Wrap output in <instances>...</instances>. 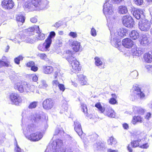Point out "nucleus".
<instances>
[{"label": "nucleus", "instance_id": "obj_15", "mask_svg": "<svg viewBox=\"0 0 152 152\" xmlns=\"http://www.w3.org/2000/svg\"><path fill=\"white\" fill-rule=\"evenodd\" d=\"M143 11L140 9H135L134 10L133 15L137 19L142 18L143 17Z\"/></svg>", "mask_w": 152, "mask_h": 152}, {"label": "nucleus", "instance_id": "obj_14", "mask_svg": "<svg viewBox=\"0 0 152 152\" xmlns=\"http://www.w3.org/2000/svg\"><path fill=\"white\" fill-rule=\"evenodd\" d=\"M72 41V40H71L70 42L72 49L74 51L77 52L82 51V48L80 45V43L76 41Z\"/></svg>", "mask_w": 152, "mask_h": 152}, {"label": "nucleus", "instance_id": "obj_42", "mask_svg": "<svg viewBox=\"0 0 152 152\" xmlns=\"http://www.w3.org/2000/svg\"><path fill=\"white\" fill-rule=\"evenodd\" d=\"M94 59L95 64L96 66H101L102 64L103 63L99 58L96 57Z\"/></svg>", "mask_w": 152, "mask_h": 152}, {"label": "nucleus", "instance_id": "obj_13", "mask_svg": "<svg viewBox=\"0 0 152 152\" xmlns=\"http://www.w3.org/2000/svg\"><path fill=\"white\" fill-rule=\"evenodd\" d=\"M1 5L5 9H11L14 6V3L12 0H3L2 1Z\"/></svg>", "mask_w": 152, "mask_h": 152}, {"label": "nucleus", "instance_id": "obj_37", "mask_svg": "<svg viewBox=\"0 0 152 152\" xmlns=\"http://www.w3.org/2000/svg\"><path fill=\"white\" fill-rule=\"evenodd\" d=\"M117 142L113 137H111L108 140V144L110 145H115L116 143Z\"/></svg>", "mask_w": 152, "mask_h": 152}, {"label": "nucleus", "instance_id": "obj_9", "mask_svg": "<svg viewBox=\"0 0 152 152\" xmlns=\"http://www.w3.org/2000/svg\"><path fill=\"white\" fill-rule=\"evenodd\" d=\"M150 22L147 20L142 21V23L139 24V28L142 31H146L149 30L151 28Z\"/></svg>", "mask_w": 152, "mask_h": 152}, {"label": "nucleus", "instance_id": "obj_10", "mask_svg": "<svg viewBox=\"0 0 152 152\" xmlns=\"http://www.w3.org/2000/svg\"><path fill=\"white\" fill-rule=\"evenodd\" d=\"M10 99L12 104L16 105H18L22 102L21 97L15 93H13L10 95Z\"/></svg>", "mask_w": 152, "mask_h": 152}, {"label": "nucleus", "instance_id": "obj_56", "mask_svg": "<svg viewBox=\"0 0 152 152\" xmlns=\"http://www.w3.org/2000/svg\"><path fill=\"white\" fill-rule=\"evenodd\" d=\"M0 65L1 66L8 67L9 66V64L7 62L1 60L0 61Z\"/></svg>", "mask_w": 152, "mask_h": 152}, {"label": "nucleus", "instance_id": "obj_44", "mask_svg": "<svg viewBox=\"0 0 152 152\" xmlns=\"http://www.w3.org/2000/svg\"><path fill=\"white\" fill-rule=\"evenodd\" d=\"M38 49L39 50L42 51H46L48 50V49L46 48L44 43L39 44L38 47Z\"/></svg>", "mask_w": 152, "mask_h": 152}, {"label": "nucleus", "instance_id": "obj_39", "mask_svg": "<svg viewBox=\"0 0 152 152\" xmlns=\"http://www.w3.org/2000/svg\"><path fill=\"white\" fill-rule=\"evenodd\" d=\"M48 86V85L46 83V80H42L41 81V84L39 85L40 88H46Z\"/></svg>", "mask_w": 152, "mask_h": 152}, {"label": "nucleus", "instance_id": "obj_7", "mask_svg": "<svg viewBox=\"0 0 152 152\" xmlns=\"http://www.w3.org/2000/svg\"><path fill=\"white\" fill-rule=\"evenodd\" d=\"M26 137L29 140L33 141H37L40 140L42 137V134L37 132L35 133H32L30 135H25Z\"/></svg>", "mask_w": 152, "mask_h": 152}, {"label": "nucleus", "instance_id": "obj_28", "mask_svg": "<svg viewBox=\"0 0 152 152\" xmlns=\"http://www.w3.org/2000/svg\"><path fill=\"white\" fill-rule=\"evenodd\" d=\"M126 33L123 29H120L114 34V36L120 39L121 37H123L125 35Z\"/></svg>", "mask_w": 152, "mask_h": 152}, {"label": "nucleus", "instance_id": "obj_59", "mask_svg": "<svg viewBox=\"0 0 152 152\" xmlns=\"http://www.w3.org/2000/svg\"><path fill=\"white\" fill-rule=\"evenodd\" d=\"M69 35L72 37L73 38H75L77 37V34L76 32H71L69 34Z\"/></svg>", "mask_w": 152, "mask_h": 152}, {"label": "nucleus", "instance_id": "obj_51", "mask_svg": "<svg viewBox=\"0 0 152 152\" xmlns=\"http://www.w3.org/2000/svg\"><path fill=\"white\" fill-rule=\"evenodd\" d=\"M38 55L41 59L46 61H48L47 56L44 53H40Z\"/></svg>", "mask_w": 152, "mask_h": 152}, {"label": "nucleus", "instance_id": "obj_41", "mask_svg": "<svg viewBox=\"0 0 152 152\" xmlns=\"http://www.w3.org/2000/svg\"><path fill=\"white\" fill-rule=\"evenodd\" d=\"M69 146L75 149H76L78 147L76 142L74 139L70 141V145Z\"/></svg>", "mask_w": 152, "mask_h": 152}, {"label": "nucleus", "instance_id": "obj_55", "mask_svg": "<svg viewBox=\"0 0 152 152\" xmlns=\"http://www.w3.org/2000/svg\"><path fill=\"white\" fill-rule=\"evenodd\" d=\"M138 72L137 71L135 70L131 73V75L133 78H136L138 75Z\"/></svg>", "mask_w": 152, "mask_h": 152}, {"label": "nucleus", "instance_id": "obj_18", "mask_svg": "<svg viewBox=\"0 0 152 152\" xmlns=\"http://www.w3.org/2000/svg\"><path fill=\"white\" fill-rule=\"evenodd\" d=\"M122 43L123 45L127 48H131L133 45V41L129 38H125L123 39Z\"/></svg>", "mask_w": 152, "mask_h": 152}, {"label": "nucleus", "instance_id": "obj_4", "mask_svg": "<svg viewBox=\"0 0 152 152\" xmlns=\"http://www.w3.org/2000/svg\"><path fill=\"white\" fill-rule=\"evenodd\" d=\"M133 93L130 98L132 100L140 98L143 99L145 97L144 94L141 91L140 88L137 85L134 86L132 88Z\"/></svg>", "mask_w": 152, "mask_h": 152}, {"label": "nucleus", "instance_id": "obj_12", "mask_svg": "<svg viewBox=\"0 0 152 152\" xmlns=\"http://www.w3.org/2000/svg\"><path fill=\"white\" fill-rule=\"evenodd\" d=\"M24 9L27 11H32L35 9L34 4L30 0L25 2L23 6Z\"/></svg>", "mask_w": 152, "mask_h": 152}, {"label": "nucleus", "instance_id": "obj_45", "mask_svg": "<svg viewBox=\"0 0 152 152\" xmlns=\"http://www.w3.org/2000/svg\"><path fill=\"white\" fill-rule=\"evenodd\" d=\"M95 106L97 107L101 113H103L104 111V108L102 107L100 103H97L96 104Z\"/></svg>", "mask_w": 152, "mask_h": 152}, {"label": "nucleus", "instance_id": "obj_50", "mask_svg": "<svg viewBox=\"0 0 152 152\" xmlns=\"http://www.w3.org/2000/svg\"><path fill=\"white\" fill-rule=\"evenodd\" d=\"M81 107L82 111L85 114L87 113V109L86 104H81Z\"/></svg>", "mask_w": 152, "mask_h": 152}, {"label": "nucleus", "instance_id": "obj_48", "mask_svg": "<svg viewBox=\"0 0 152 152\" xmlns=\"http://www.w3.org/2000/svg\"><path fill=\"white\" fill-rule=\"evenodd\" d=\"M23 57L22 56H19L14 59L15 62L17 64H20V60L23 59Z\"/></svg>", "mask_w": 152, "mask_h": 152}, {"label": "nucleus", "instance_id": "obj_46", "mask_svg": "<svg viewBox=\"0 0 152 152\" xmlns=\"http://www.w3.org/2000/svg\"><path fill=\"white\" fill-rule=\"evenodd\" d=\"M41 31V32L40 33H37L38 34V37H37V39H36L37 41H38V40H43L45 39V34H44L41 33L42 31L40 30Z\"/></svg>", "mask_w": 152, "mask_h": 152}, {"label": "nucleus", "instance_id": "obj_60", "mask_svg": "<svg viewBox=\"0 0 152 152\" xmlns=\"http://www.w3.org/2000/svg\"><path fill=\"white\" fill-rule=\"evenodd\" d=\"M91 35L94 37H95L96 35V30L94 28H91Z\"/></svg>", "mask_w": 152, "mask_h": 152}, {"label": "nucleus", "instance_id": "obj_40", "mask_svg": "<svg viewBox=\"0 0 152 152\" xmlns=\"http://www.w3.org/2000/svg\"><path fill=\"white\" fill-rule=\"evenodd\" d=\"M27 133H28L34 132L35 131V129L33 124L28 125L26 128Z\"/></svg>", "mask_w": 152, "mask_h": 152}, {"label": "nucleus", "instance_id": "obj_58", "mask_svg": "<svg viewBox=\"0 0 152 152\" xmlns=\"http://www.w3.org/2000/svg\"><path fill=\"white\" fill-rule=\"evenodd\" d=\"M16 147L15 148V151L16 152H23V151L21 149L18 145L17 142L16 143Z\"/></svg>", "mask_w": 152, "mask_h": 152}, {"label": "nucleus", "instance_id": "obj_25", "mask_svg": "<svg viewBox=\"0 0 152 152\" xmlns=\"http://www.w3.org/2000/svg\"><path fill=\"white\" fill-rule=\"evenodd\" d=\"M143 120V118L140 116H134L133 117L132 123L134 125H135L137 123H142Z\"/></svg>", "mask_w": 152, "mask_h": 152}, {"label": "nucleus", "instance_id": "obj_26", "mask_svg": "<svg viewBox=\"0 0 152 152\" xmlns=\"http://www.w3.org/2000/svg\"><path fill=\"white\" fill-rule=\"evenodd\" d=\"M48 2L47 0H41L38 7L40 10L47 8L48 7Z\"/></svg>", "mask_w": 152, "mask_h": 152}, {"label": "nucleus", "instance_id": "obj_1", "mask_svg": "<svg viewBox=\"0 0 152 152\" xmlns=\"http://www.w3.org/2000/svg\"><path fill=\"white\" fill-rule=\"evenodd\" d=\"M74 52L68 50L64 53V56L72 66V69H71V74L73 73H77L80 70V68L79 66V62L77 61L76 59L73 56Z\"/></svg>", "mask_w": 152, "mask_h": 152}, {"label": "nucleus", "instance_id": "obj_62", "mask_svg": "<svg viewBox=\"0 0 152 152\" xmlns=\"http://www.w3.org/2000/svg\"><path fill=\"white\" fill-rule=\"evenodd\" d=\"M58 87L60 90L62 91H64L65 90L64 85L63 84H59L58 86Z\"/></svg>", "mask_w": 152, "mask_h": 152}, {"label": "nucleus", "instance_id": "obj_32", "mask_svg": "<svg viewBox=\"0 0 152 152\" xmlns=\"http://www.w3.org/2000/svg\"><path fill=\"white\" fill-rule=\"evenodd\" d=\"M28 31L33 32L35 31L37 33H40L41 32L39 30V28L38 26H35L34 27H31L27 29Z\"/></svg>", "mask_w": 152, "mask_h": 152}, {"label": "nucleus", "instance_id": "obj_31", "mask_svg": "<svg viewBox=\"0 0 152 152\" xmlns=\"http://www.w3.org/2000/svg\"><path fill=\"white\" fill-rule=\"evenodd\" d=\"M128 12L127 7L125 6H121L119 7L118 12L120 14H124Z\"/></svg>", "mask_w": 152, "mask_h": 152}, {"label": "nucleus", "instance_id": "obj_52", "mask_svg": "<svg viewBox=\"0 0 152 152\" xmlns=\"http://www.w3.org/2000/svg\"><path fill=\"white\" fill-rule=\"evenodd\" d=\"M75 149L70 146H67L65 149L64 152H73Z\"/></svg>", "mask_w": 152, "mask_h": 152}, {"label": "nucleus", "instance_id": "obj_2", "mask_svg": "<svg viewBox=\"0 0 152 152\" xmlns=\"http://www.w3.org/2000/svg\"><path fill=\"white\" fill-rule=\"evenodd\" d=\"M45 152H64L62 141L57 139L50 142Z\"/></svg>", "mask_w": 152, "mask_h": 152}, {"label": "nucleus", "instance_id": "obj_22", "mask_svg": "<svg viewBox=\"0 0 152 152\" xmlns=\"http://www.w3.org/2000/svg\"><path fill=\"white\" fill-rule=\"evenodd\" d=\"M94 146L96 150L99 151H103L105 148L104 143L101 142H97Z\"/></svg>", "mask_w": 152, "mask_h": 152}, {"label": "nucleus", "instance_id": "obj_43", "mask_svg": "<svg viewBox=\"0 0 152 152\" xmlns=\"http://www.w3.org/2000/svg\"><path fill=\"white\" fill-rule=\"evenodd\" d=\"M106 16L110 18V20H112L117 19V17L116 13L114 11V13H113L112 14L108 15V16Z\"/></svg>", "mask_w": 152, "mask_h": 152}, {"label": "nucleus", "instance_id": "obj_20", "mask_svg": "<svg viewBox=\"0 0 152 152\" xmlns=\"http://www.w3.org/2000/svg\"><path fill=\"white\" fill-rule=\"evenodd\" d=\"M151 42L150 39L148 37L143 34L141 40L140 41V44L143 46H145L148 45Z\"/></svg>", "mask_w": 152, "mask_h": 152}, {"label": "nucleus", "instance_id": "obj_23", "mask_svg": "<svg viewBox=\"0 0 152 152\" xmlns=\"http://www.w3.org/2000/svg\"><path fill=\"white\" fill-rule=\"evenodd\" d=\"M113 39L111 40V42L112 44L115 47H118L121 45V40L118 38L117 37H113Z\"/></svg>", "mask_w": 152, "mask_h": 152}, {"label": "nucleus", "instance_id": "obj_49", "mask_svg": "<svg viewBox=\"0 0 152 152\" xmlns=\"http://www.w3.org/2000/svg\"><path fill=\"white\" fill-rule=\"evenodd\" d=\"M41 0H35L33 1V0H31V2L33 4L35 8L38 7L39 6V4Z\"/></svg>", "mask_w": 152, "mask_h": 152}, {"label": "nucleus", "instance_id": "obj_64", "mask_svg": "<svg viewBox=\"0 0 152 152\" xmlns=\"http://www.w3.org/2000/svg\"><path fill=\"white\" fill-rule=\"evenodd\" d=\"M151 114L150 113H147L145 116V119L149 120L151 117Z\"/></svg>", "mask_w": 152, "mask_h": 152}, {"label": "nucleus", "instance_id": "obj_53", "mask_svg": "<svg viewBox=\"0 0 152 152\" xmlns=\"http://www.w3.org/2000/svg\"><path fill=\"white\" fill-rule=\"evenodd\" d=\"M135 4L138 6L142 5L143 3V0H134Z\"/></svg>", "mask_w": 152, "mask_h": 152}, {"label": "nucleus", "instance_id": "obj_24", "mask_svg": "<svg viewBox=\"0 0 152 152\" xmlns=\"http://www.w3.org/2000/svg\"><path fill=\"white\" fill-rule=\"evenodd\" d=\"M78 81L82 85H86L87 83L86 78L83 74L78 75Z\"/></svg>", "mask_w": 152, "mask_h": 152}, {"label": "nucleus", "instance_id": "obj_27", "mask_svg": "<svg viewBox=\"0 0 152 152\" xmlns=\"http://www.w3.org/2000/svg\"><path fill=\"white\" fill-rule=\"evenodd\" d=\"M43 72L46 74L51 73L53 71V68L52 67L50 66L44 65L42 66Z\"/></svg>", "mask_w": 152, "mask_h": 152}, {"label": "nucleus", "instance_id": "obj_17", "mask_svg": "<svg viewBox=\"0 0 152 152\" xmlns=\"http://www.w3.org/2000/svg\"><path fill=\"white\" fill-rule=\"evenodd\" d=\"M131 52L133 55L137 56H139L143 53L142 49L140 48H137L136 45L133 46Z\"/></svg>", "mask_w": 152, "mask_h": 152}, {"label": "nucleus", "instance_id": "obj_38", "mask_svg": "<svg viewBox=\"0 0 152 152\" xmlns=\"http://www.w3.org/2000/svg\"><path fill=\"white\" fill-rule=\"evenodd\" d=\"M16 20L21 23L22 24L24 22L25 18L24 16L21 15H18L16 16Z\"/></svg>", "mask_w": 152, "mask_h": 152}, {"label": "nucleus", "instance_id": "obj_34", "mask_svg": "<svg viewBox=\"0 0 152 152\" xmlns=\"http://www.w3.org/2000/svg\"><path fill=\"white\" fill-rule=\"evenodd\" d=\"M58 76V73L56 72L55 75H54V77L55 80H53L52 82V84L53 85V87H56L58 86L59 84V83L58 80H56V78Z\"/></svg>", "mask_w": 152, "mask_h": 152}, {"label": "nucleus", "instance_id": "obj_8", "mask_svg": "<svg viewBox=\"0 0 152 152\" xmlns=\"http://www.w3.org/2000/svg\"><path fill=\"white\" fill-rule=\"evenodd\" d=\"M33 119L34 122H38L39 121L46 122L48 117L46 114L44 113L39 114H34L33 115Z\"/></svg>", "mask_w": 152, "mask_h": 152}, {"label": "nucleus", "instance_id": "obj_57", "mask_svg": "<svg viewBox=\"0 0 152 152\" xmlns=\"http://www.w3.org/2000/svg\"><path fill=\"white\" fill-rule=\"evenodd\" d=\"M62 132L64 133V132L60 130L59 129L57 128L56 129L54 135H57L58 134H61Z\"/></svg>", "mask_w": 152, "mask_h": 152}, {"label": "nucleus", "instance_id": "obj_63", "mask_svg": "<svg viewBox=\"0 0 152 152\" xmlns=\"http://www.w3.org/2000/svg\"><path fill=\"white\" fill-rule=\"evenodd\" d=\"M108 26L109 28V29L110 31V32L111 35H112V28H113V26L112 25V23L110 22H109L108 23Z\"/></svg>", "mask_w": 152, "mask_h": 152}, {"label": "nucleus", "instance_id": "obj_33", "mask_svg": "<svg viewBox=\"0 0 152 152\" xmlns=\"http://www.w3.org/2000/svg\"><path fill=\"white\" fill-rule=\"evenodd\" d=\"M134 112L135 113L142 114L144 112V110L140 107H135L134 108Z\"/></svg>", "mask_w": 152, "mask_h": 152}, {"label": "nucleus", "instance_id": "obj_54", "mask_svg": "<svg viewBox=\"0 0 152 152\" xmlns=\"http://www.w3.org/2000/svg\"><path fill=\"white\" fill-rule=\"evenodd\" d=\"M25 41L27 43L33 44L34 43L35 40L30 38H27L25 40Z\"/></svg>", "mask_w": 152, "mask_h": 152}, {"label": "nucleus", "instance_id": "obj_5", "mask_svg": "<svg viewBox=\"0 0 152 152\" xmlns=\"http://www.w3.org/2000/svg\"><path fill=\"white\" fill-rule=\"evenodd\" d=\"M122 20L123 25L128 28H132L134 25V21L132 17L130 16H123Z\"/></svg>", "mask_w": 152, "mask_h": 152}, {"label": "nucleus", "instance_id": "obj_30", "mask_svg": "<svg viewBox=\"0 0 152 152\" xmlns=\"http://www.w3.org/2000/svg\"><path fill=\"white\" fill-rule=\"evenodd\" d=\"M130 36L132 39L135 40L139 37V34L137 31L134 30L131 32Z\"/></svg>", "mask_w": 152, "mask_h": 152}, {"label": "nucleus", "instance_id": "obj_6", "mask_svg": "<svg viewBox=\"0 0 152 152\" xmlns=\"http://www.w3.org/2000/svg\"><path fill=\"white\" fill-rule=\"evenodd\" d=\"M109 0H106L103 6V11L105 16H108V15L112 14L114 13L113 5L109 3Z\"/></svg>", "mask_w": 152, "mask_h": 152}, {"label": "nucleus", "instance_id": "obj_19", "mask_svg": "<svg viewBox=\"0 0 152 152\" xmlns=\"http://www.w3.org/2000/svg\"><path fill=\"white\" fill-rule=\"evenodd\" d=\"M74 124L75 125V130L78 135L80 136L83 133L80 124L78 121L76 120L74 122Z\"/></svg>", "mask_w": 152, "mask_h": 152}, {"label": "nucleus", "instance_id": "obj_35", "mask_svg": "<svg viewBox=\"0 0 152 152\" xmlns=\"http://www.w3.org/2000/svg\"><path fill=\"white\" fill-rule=\"evenodd\" d=\"M111 95L112 97L110 99L109 102L111 104H115L117 102L116 100L117 96L115 94H112Z\"/></svg>", "mask_w": 152, "mask_h": 152}, {"label": "nucleus", "instance_id": "obj_36", "mask_svg": "<svg viewBox=\"0 0 152 152\" xmlns=\"http://www.w3.org/2000/svg\"><path fill=\"white\" fill-rule=\"evenodd\" d=\"M52 42V40L49 38H48L46 39L45 42L44 43L46 48L48 49L50 47Z\"/></svg>", "mask_w": 152, "mask_h": 152}, {"label": "nucleus", "instance_id": "obj_29", "mask_svg": "<svg viewBox=\"0 0 152 152\" xmlns=\"http://www.w3.org/2000/svg\"><path fill=\"white\" fill-rule=\"evenodd\" d=\"M144 58L145 61L147 63H150L152 61V55L149 53L144 54Z\"/></svg>", "mask_w": 152, "mask_h": 152}, {"label": "nucleus", "instance_id": "obj_61", "mask_svg": "<svg viewBox=\"0 0 152 152\" xmlns=\"http://www.w3.org/2000/svg\"><path fill=\"white\" fill-rule=\"evenodd\" d=\"M56 34L54 31H51L50 32L49 36L48 38L52 39L55 36Z\"/></svg>", "mask_w": 152, "mask_h": 152}, {"label": "nucleus", "instance_id": "obj_47", "mask_svg": "<svg viewBox=\"0 0 152 152\" xmlns=\"http://www.w3.org/2000/svg\"><path fill=\"white\" fill-rule=\"evenodd\" d=\"M37 102H33L31 103L28 106V108L30 109L35 108L37 106Z\"/></svg>", "mask_w": 152, "mask_h": 152}, {"label": "nucleus", "instance_id": "obj_21", "mask_svg": "<svg viewBox=\"0 0 152 152\" xmlns=\"http://www.w3.org/2000/svg\"><path fill=\"white\" fill-rule=\"evenodd\" d=\"M105 114L110 118H114L115 116V113L114 110L109 107L106 109Z\"/></svg>", "mask_w": 152, "mask_h": 152}, {"label": "nucleus", "instance_id": "obj_11", "mask_svg": "<svg viewBox=\"0 0 152 152\" xmlns=\"http://www.w3.org/2000/svg\"><path fill=\"white\" fill-rule=\"evenodd\" d=\"M54 104L53 101L51 99H47L43 101V107L44 109L49 110L53 107Z\"/></svg>", "mask_w": 152, "mask_h": 152}, {"label": "nucleus", "instance_id": "obj_3", "mask_svg": "<svg viewBox=\"0 0 152 152\" xmlns=\"http://www.w3.org/2000/svg\"><path fill=\"white\" fill-rule=\"evenodd\" d=\"M14 87L15 89L18 90L20 93H23L30 91L33 92V90L32 88H34V86H31L30 84H27L26 83L25 84L22 83H17L15 84Z\"/></svg>", "mask_w": 152, "mask_h": 152}, {"label": "nucleus", "instance_id": "obj_16", "mask_svg": "<svg viewBox=\"0 0 152 152\" xmlns=\"http://www.w3.org/2000/svg\"><path fill=\"white\" fill-rule=\"evenodd\" d=\"M136 138L137 139V140H135L132 141L131 142V145L133 148H136L137 147H139L142 143L141 142L142 140L143 141V139H141L140 135H138L137 136Z\"/></svg>", "mask_w": 152, "mask_h": 152}]
</instances>
